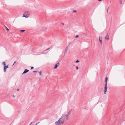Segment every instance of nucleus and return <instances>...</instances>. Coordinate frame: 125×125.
Segmentation results:
<instances>
[{"label":"nucleus","mask_w":125,"mask_h":125,"mask_svg":"<svg viewBox=\"0 0 125 125\" xmlns=\"http://www.w3.org/2000/svg\"><path fill=\"white\" fill-rule=\"evenodd\" d=\"M72 109L70 110L67 114H63L61 117L57 121L55 122L56 125H61L64 124L69 119V116L71 114Z\"/></svg>","instance_id":"nucleus-1"},{"label":"nucleus","mask_w":125,"mask_h":125,"mask_svg":"<svg viewBox=\"0 0 125 125\" xmlns=\"http://www.w3.org/2000/svg\"><path fill=\"white\" fill-rule=\"evenodd\" d=\"M30 15V13L28 11H25L22 16L25 18H28L29 17Z\"/></svg>","instance_id":"nucleus-2"},{"label":"nucleus","mask_w":125,"mask_h":125,"mask_svg":"<svg viewBox=\"0 0 125 125\" xmlns=\"http://www.w3.org/2000/svg\"><path fill=\"white\" fill-rule=\"evenodd\" d=\"M104 94H105L107 91V84H105V87H104Z\"/></svg>","instance_id":"nucleus-3"},{"label":"nucleus","mask_w":125,"mask_h":125,"mask_svg":"<svg viewBox=\"0 0 125 125\" xmlns=\"http://www.w3.org/2000/svg\"><path fill=\"white\" fill-rule=\"evenodd\" d=\"M8 65H5L4 66V72H6V69L8 68Z\"/></svg>","instance_id":"nucleus-4"},{"label":"nucleus","mask_w":125,"mask_h":125,"mask_svg":"<svg viewBox=\"0 0 125 125\" xmlns=\"http://www.w3.org/2000/svg\"><path fill=\"white\" fill-rule=\"evenodd\" d=\"M59 62H58L57 63V64H56V65L55 66L54 68L55 69L57 68L58 66L59 65Z\"/></svg>","instance_id":"nucleus-5"},{"label":"nucleus","mask_w":125,"mask_h":125,"mask_svg":"<svg viewBox=\"0 0 125 125\" xmlns=\"http://www.w3.org/2000/svg\"><path fill=\"white\" fill-rule=\"evenodd\" d=\"M29 71V70L27 69H25V70H24V72L22 73V74L26 73H27V72H28Z\"/></svg>","instance_id":"nucleus-6"},{"label":"nucleus","mask_w":125,"mask_h":125,"mask_svg":"<svg viewBox=\"0 0 125 125\" xmlns=\"http://www.w3.org/2000/svg\"><path fill=\"white\" fill-rule=\"evenodd\" d=\"M108 80V77H106L105 78V80L104 81L105 82V84H107V82Z\"/></svg>","instance_id":"nucleus-7"},{"label":"nucleus","mask_w":125,"mask_h":125,"mask_svg":"<svg viewBox=\"0 0 125 125\" xmlns=\"http://www.w3.org/2000/svg\"><path fill=\"white\" fill-rule=\"evenodd\" d=\"M109 35L108 34H107V35L105 37V38L106 39L108 40L109 39Z\"/></svg>","instance_id":"nucleus-8"},{"label":"nucleus","mask_w":125,"mask_h":125,"mask_svg":"<svg viewBox=\"0 0 125 125\" xmlns=\"http://www.w3.org/2000/svg\"><path fill=\"white\" fill-rule=\"evenodd\" d=\"M99 40L101 44H102V39H100V37L99 39Z\"/></svg>","instance_id":"nucleus-9"},{"label":"nucleus","mask_w":125,"mask_h":125,"mask_svg":"<svg viewBox=\"0 0 125 125\" xmlns=\"http://www.w3.org/2000/svg\"><path fill=\"white\" fill-rule=\"evenodd\" d=\"M68 47L67 46L65 50V52H67V50H68Z\"/></svg>","instance_id":"nucleus-10"},{"label":"nucleus","mask_w":125,"mask_h":125,"mask_svg":"<svg viewBox=\"0 0 125 125\" xmlns=\"http://www.w3.org/2000/svg\"><path fill=\"white\" fill-rule=\"evenodd\" d=\"M25 31V30H21L20 31L21 32H23L24 31Z\"/></svg>","instance_id":"nucleus-11"},{"label":"nucleus","mask_w":125,"mask_h":125,"mask_svg":"<svg viewBox=\"0 0 125 125\" xmlns=\"http://www.w3.org/2000/svg\"><path fill=\"white\" fill-rule=\"evenodd\" d=\"M3 64L4 66L6 65V63L5 62H3L2 63Z\"/></svg>","instance_id":"nucleus-12"},{"label":"nucleus","mask_w":125,"mask_h":125,"mask_svg":"<svg viewBox=\"0 0 125 125\" xmlns=\"http://www.w3.org/2000/svg\"><path fill=\"white\" fill-rule=\"evenodd\" d=\"M5 27L6 30L8 31H9V29L5 26Z\"/></svg>","instance_id":"nucleus-13"},{"label":"nucleus","mask_w":125,"mask_h":125,"mask_svg":"<svg viewBox=\"0 0 125 125\" xmlns=\"http://www.w3.org/2000/svg\"><path fill=\"white\" fill-rule=\"evenodd\" d=\"M76 11H77V10H73V13H74V12H76Z\"/></svg>","instance_id":"nucleus-14"},{"label":"nucleus","mask_w":125,"mask_h":125,"mask_svg":"<svg viewBox=\"0 0 125 125\" xmlns=\"http://www.w3.org/2000/svg\"><path fill=\"white\" fill-rule=\"evenodd\" d=\"M39 73V74L41 75L42 73V72L41 71H40V72H38Z\"/></svg>","instance_id":"nucleus-15"},{"label":"nucleus","mask_w":125,"mask_h":125,"mask_svg":"<svg viewBox=\"0 0 125 125\" xmlns=\"http://www.w3.org/2000/svg\"><path fill=\"white\" fill-rule=\"evenodd\" d=\"M79 62V61L78 60H77V61H76V63H78V62Z\"/></svg>","instance_id":"nucleus-16"},{"label":"nucleus","mask_w":125,"mask_h":125,"mask_svg":"<svg viewBox=\"0 0 125 125\" xmlns=\"http://www.w3.org/2000/svg\"><path fill=\"white\" fill-rule=\"evenodd\" d=\"M50 49V48H48L46 49L45 50L46 51H47Z\"/></svg>","instance_id":"nucleus-17"},{"label":"nucleus","mask_w":125,"mask_h":125,"mask_svg":"<svg viewBox=\"0 0 125 125\" xmlns=\"http://www.w3.org/2000/svg\"><path fill=\"white\" fill-rule=\"evenodd\" d=\"M79 35H77L75 37V38H77L78 37Z\"/></svg>","instance_id":"nucleus-18"},{"label":"nucleus","mask_w":125,"mask_h":125,"mask_svg":"<svg viewBox=\"0 0 125 125\" xmlns=\"http://www.w3.org/2000/svg\"><path fill=\"white\" fill-rule=\"evenodd\" d=\"M34 68V67H31V69H32Z\"/></svg>","instance_id":"nucleus-19"},{"label":"nucleus","mask_w":125,"mask_h":125,"mask_svg":"<svg viewBox=\"0 0 125 125\" xmlns=\"http://www.w3.org/2000/svg\"><path fill=\"white\" fill-rule=\"evenodd\" d=\"M76 69L77 70H78V66H76Z\"/></svg>","instance_id":"nucleus-20"},{"label":"nucleus","mask_w":125,"mask_h":125,"mask_svg":"<svg viewBox=\"0 0 125 125\" xmlns=\"http://www.w3.org/2000/svg\"><path fill=\"white\" fill-rule=\"evenodd\" d=\"M109 7H108V9H107V12H108V10H109Z\"/></svg>","instance_id":"nucleus-21"},{"label":"nucleus","mask_w":125,"mask_h":125,"mask_svg":"<svg viewBox=\"0 0 125 125\" xmlns=\"http://www.w3.org/2000/svg\"><path fill=\"white\" fill-rule=\"evenodd\" d=\"M16 61H15V62H14V63L13 64V65H14V64L16 63Z\"/></svg>","instance_id":"nucleus-22"},{"label":"nucleus","mask_w":125,"mask_h":125,"mask_svg":"<svg viewBox=\"0 0 125 125\" xmlns=\"http://www.w3.org/2000/svg\"><path fill=\"white\" fill-rule=\"evenodd\" d=\"M42 54H45V53H45V52H42Z\"/></svg>","instance_id":"nucleus-23"},{"label":"nucleus","mask_w":125,"mask_h":125,"mask_svg":"<svg viewBox=\"0 0 125 125\" xmlns=\"http://www.w3.org/2000/svg\"><path fill=\"white\" fill-rule=\"evenodd\" d=\"M32 122H31V123L29 125H30L31 124H32Z\"/></svg>","instance_id":"nucleus-24"},{"label":"nucleus","mask_w":125,"mask_h":125,"mask_svg":"<svg viewBox=\"0 0 125 125\" xmlns=\"http://www.w3.org/2000/svg\"><path fill=\"white\" fill-rule=\"evenodd\" d=\"M37 72V71H33V72Z\"/></svg>","instance_id":"nucleus-25"},{"label":"nucleus","mask_w":125,"mask_h":125,"mask_svg":"<svg viewBox=\"0 0 125 125\" xmlns=\"http://www.w3.org/2000/svg\"><path fill=\"white\" fill-rule=\"evenodd\" d=\"M102 0H98V1H102Z\"/></svg>","instance_id":"nucleus-26"},{"label":"nucleus","mask_w":125,"mask_h":125,"mask_svg":"<svg viewBox=\"0 0 125 125\" xmlns=\"http://www.w3.org/2000/svg\"><path fill=\"white\" fill-rule=\"evenodd\" d=\"M62 25H64V23H62Z\"/></svg>","instance_id":"nucleus-27"},{"label":"nucleus","mask_w":125,"mask_h":125,"mask_svg":"<svg viewBox=\"0 0 125 125\" xmlns=\"http://www.w3.org/2000/svg\"><path fill=\"white\" fill-rule=\"evenodd\" d=\"M19 90H20V89H17V91H19Z\"/></svg>","instance_id":"nucleus-28"},{"label":"nucleus","mask_w":125,"mask_h":125,"mask_svg":"<svg viewBox=\"0 0 125 125\" xmlns=\"http://www.w3.org/2000/svg\"><path fill=\"white\" fill-rule=\"evenodd\" d=\"M13 96L14 97H15V96L14 95H13Z\"/></svg>","instance_id":"nucleus-29"},{"label":"nucleus","mask_w":125,"mask_h":125,"mask_svg":"<svg viewBox=\"0 0 125 125\" xmlns=\"http://www.w3.org/2000/svg\"><path fill=\"white\" fill-rule=\"evenodd\" d=\"M38 124V123H36L35 125H37V124Z\"/></svg>","instance_id":"nucleus-30"},{"label":"nucleus","mask_w":125,"mask_h":125,"mask_svg":"<svg viewBox=\"0 0 125 125\" xmlns=\"http://www.w3.org/2000/svg\"><path fill=\"white\" fill-rule=\"evenodd\" d=\"M39 123H40V122H39L37 123H38V124H39Z\"/></svg>","instance_id":"nucleus-31"},{"label":"nucleus","mask_w":125,"mask_h":125,"mask_svg":"<svg viewBox=\"0 0 125 125\" xmlns=\"http://www.w3.org/2000/svg\"><path fill=\"white\" fill-rule=\"evenodd\" d=\"M121 4H122V2H121Z\"/></svg>","instance_id":"nucleus-32"}]
</instances>
